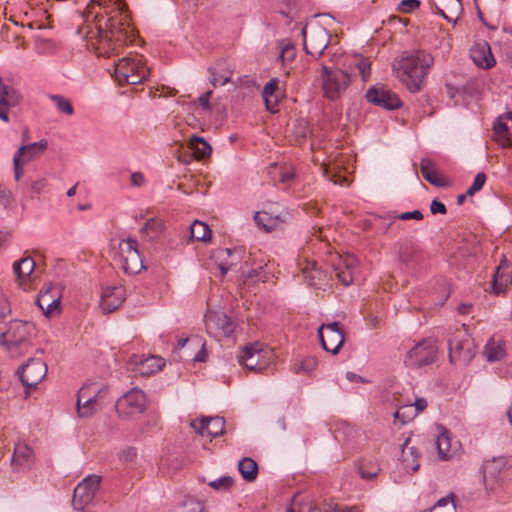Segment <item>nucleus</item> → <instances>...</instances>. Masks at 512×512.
Returning a JSON list of instances; mask_svg holds the SVG:
<instances>
[{
  "instance_id": "nucleus-49",
  "label": "nucleus",
  "mask_w": 512,
  "mask_h": 512,
  "mask_svg": "<svg viewBox=\"0 0 512 512\" xmlns=\"http://www.w3.org/2000/svg\"><path fill=\"white\" fill-rule=\"evenodd\" d=\"M475 2L487 13L500 16L503 0H475Z\"/></svg>"
},
{
  "instance_id": "nucleus-10",
  "label": "nucleus",
  "mask_w": 512,
  "mask_h": 512,
  "mask_svg": "<svg viewBox=\"0 0 512 512\" xmlns=\"http://www.w3.org/2000/svg\"><path fill=\"white\" fill-rule=\"evenodd\" d=\"M304 39V49L307 54L313 57H320L330 42L328 31L320 26H316L308 30L302 29Z\"/></svg>"
},
{
  "instance_id": "nucleus-41",
  "label": "nucleus",
  "mask_w": 512,
  "mask_h": 512,
  "mask_svg": "<svg viewBox=\"0 0 512 512\" xmlns=\"http://www.w3.org/2000/svg\"><path fill=\"white\" fill-rule=\"evenodd\" d=\"M190 148L198 159L206 158L212 153L210 144L204 138L198 136H193L191 138Z\"/></svg>"
},
{
  "instance_id": "nucleus-47",
  "label": "nucleus",
  "mask_w": 512,
  "mask_h": 512,
  "mask_svg": "<svg viewBox=\"0 0 512 512\" xmlns=\"http://www.w3.org/2000/svg\"><path fill=\"white\" fill-rule=\"evenodd\" d=\"M318 365V361L315 357L309 356L304 358L300 363L294 365V372L310 374L312 371L316 369Z\"/></svg>"
},
{
  "instance_id": "nucleus-59",
  "label": "nucleus",
  "mask_w": 512,
  "mask_h": 512,
  "mask_svg": "<svg viewBox=\"0 0 512 512\" xmlns=\"http://www.w3.org/2000/svg\"><path fill=\"white\" fill-rule=\"evenodd\" d=\"M212 93H213V91L209 90V91L205 92L204 94H202L201 96H199V98H198L199 104L204 110L211 109L209 101H210V97H211Z\"/></svg>"
},
{
  "instance_id": "nucleus-14",
  "label": "nucleus",
  "mask_w": 512,
  "mask_h": 512,
  "mask_svg": "<svg viewBox=\"0 0 512 512\" xmlns=\"http://www.w3.org/2000/svg\"><path fill=\"white\" fill-rule=\"evenodd\" d=\"M60 299L59 288L52 284H45L36 299V304L46 316L51 317L60 313Z\"/></svg>"
},
{
  "instance_id": "nucleus-33",
  "label": "nucleus",
  "mask_w": 512,
  "mask_h": 512,
  "mask_svg": "<svg viewBox=\"0 0 512 512\" xmlns=\"http://www.w3.org/2000/svg\"><path fill=\"white\" fill-rule=\"evenodd\" d=\"M420 170L423 178L430 184L443 186V179L435 169L434 162L429 158H423L420 162Z\"/></svg>"
},
{
  "instance_id": "nucleus-35",
  "label": "nucleus",
  "mask_w": 512,
  "mask_h": 512,
  "mask_svg": "<svg viewBox=\"0 0 512 512\" xmlns=\"http://www.w3.org/2000/svg\"><path fill=\"white\" fill-rule=\"evenodd\" d=\"M278 84L279 80L277 78H272L264 86L262 91V97L265 102L266 108L271 112L276 111L277 97L275 96V92L278 89Z\"/></svg>"
},
{
  "instance_id": "nucleus-53",
  "label": "nucleus",
  "mask_w": 512,
  "mask_h": 512,
  "mask_svg": "<svg viewBox=\"0 0 512 512\" xmlns=\"http://www.w3.org/2000/svg\"><path fill=\"white\" fill-rule=\"evenodd\" d=\"M48 186V180L46 177H37L32 179L30 182V190L33 193L39 194Z\"/></svg>"
},
{
  "instance_id": "nucleus-55",
  "label": "nucleus",
  "mask_w": 512,
  "mask_h": 512,
  "mask_svg": "<svg viewBox=\"0 0 512 512\" xmlns=\"http://www.w3.org/2000/svg\"><path fill=\"white\" fill-rule=\"evenodd\" d=\"M24 164L25 163H23L20 158L16 157L15 155L13 156L14 177L16 181H19L23 175Z\"/></svg>"
},
{
  "instance_id": "nucleus-57",
  "label": "nucleus",
  "mask_w": 512,
  "mask_h": 512,
  "mask_svg": "<svg viewBox=\"0 0 512 512\" xmlns=\"http://www.w3.org/2000/svg\"><path fill=\"white\" fill-rule=\"evenodd\" d=\"M145 183V177L143 173L137 171L133 172L130 176V184L133 187H141Z\"/></svg>"
},
{
  "instance_id": "nucleus-24",
  "label": "nucleus",
  "mask_w": 512,
  "mask_h": 512,
  "mask_svg": "<svg viewBox=\"0 0 512 512\" xmlns=\"http://www.w3.org/2000/svg\"><path fill=\"white\" fill-rule=\"evenodd\" d=\"M419 450L410 445V438H406L401 448V463L407 472H416L419 469Z\"/></svg>"
},
{
  "instance_id": "nucleus-32",
  "label": "nucleus",
  "mask_w": 512,
  "mask_h": 512,
  "mask_svg": "<svg viewBox=\"0 0 512 512\" xmlns=\"http://www.w3.org/2000/svg\"><path fill=\"white\" fill-rule=\"evenodd\" d=\"M255 223L265 231L277 229L284 220L279 215H272L267 211L257 212L254 216Z\"/></svg>"
},
{
  "instance_id": "nucleus-7",
  "label": "nucleus",
  "mask_w": 512,
  "mask_h": 512,
  "mask_svg": "<svg viewBox=\"0 0 512 512\" xmlns=\"http://www.w3.org/2000/svg\"><path fill=\"white\" fill-rule=\"evenodd\" d=\"M118 261L126 274L134 275L144 269L143 259L135 239L128 238L119 242Z\"/></svg>"
},
{
  "instance_id": "nucleus-28",
  "label": "nucleus",
  "mask_w": 512,
  "mask_h": 512,
  "mask_svg": "<svg viewBox=\"0 0 512 512\" xmlns=\"http://www.w3.org/2000/svg\"><path fill=\"white\" fill-rule=\"evenodd\" d=\"M503 467L504 462L502 459H492L483 464V480L487 487L490 486L492 488V485L498 480Z\"/></svg>"
},
{
  "instance_id": "nucleus-39",
  "label": "nucleus",
  "mask_w": 512,
  "mask_h": 512,
  "mask_svg": "<svg viewBox=\"0 0 512 512\" xmlns=\"http://www.w3.org/2000/svg\"><path fill=\"white\" fill-rule=\"evenodd\" d=\"M101 399H86L83 401H76V408L78 416L81 418H89L101 409Z\"/></svg>"
},
{
  "instance_id": "nucleus-23",
  "label": "nucleus",
  "mask_w": 512,
  "mask_h": 512,
  "mask_svg": "<svg viewBox=\"0 0 512 512\" xmlns=\"http://www.w3.org/2000/svg\"><path fill=\"white\" fill-rule=\"evenodd\" d=\"M34 462L33 450L25 444H17L14 449L12 465L14 469L26 471Z\"/></svg>"
},
{
  "instance_id": "nucleus-45",
  "label": "nucleus",
  "mask_w": 512,
  "mask_h": 512,
  "mask_svg": "<svg viewBox=\"0 0 512 512\" xmlns=\"http://www.w3.org/2000/svg\"><path fill=\"white\" fill-rule=\"evenodd\" d=\"M209 72L211 74L210 82L214 87L218 85H225L231 80V72L222 73L219 65L210 67Z\"/></svg>"
},
{
  "instance_id": "nucleus-15",
  "label": "nucleus",
  "mask_w": 512,
  "mask_h": 512,
  "mask_svg": "<svg viewBox=\"0 0 512 512\" xmlns=\"http://www.w3.org/2000/svg\"><path fill=\"white\" fill-rule=\"evenodd\" d=\"M205 325L209 332L229 337L235 329L234 322L222 311H213L205 315Z\"/></svg>"
},
{
  "instance_id": "nucleus-17",
  "label": "nucleus",
  "mask_w": 512,
  "mask_h": 512,
  "mask_svg": "<svg viewBox=\"0 0 512 512\" xmlns=\"http://www.w3.org/2000/svg\"><path fill=\"white\" fill-rule=\"evenodd\" d=\"M190 426L201 436L217 437L224 433L225 420L223 417H202L191 421Z\"/></svg>"
},
{
  "instance_id": "nucleus-20",
  "label": "nucleus",
  "mask_w": 512,
  "mask_h": 512,
  "mask_svg": "<svg viewBox=\"0 0 512 512\" xmlns=\"http://www.w3.org/2000/svg\"><path fill=\"white\" fill-rule=\"evenodd\" d=\"M437 13L449 22L456 23L463 12L461 0H431Z\"/></svg>"
},
{
  "instance_id": "nucleus-9",
  "label": "nucleus",
  "mask_w": 512,
  "mask_h": 512,
  "mask_svg": "<svg viewBox=\"0 0 512 512\" xmlns=\"http://www.w3.org/2000/svg\"><path fill=\"white\" fill-rule=\"evenodd\" d=\"M47 365L40 358H31L25 365L18 368L16 374L27 389L35 388L47 375Z\"/></svg>"
},
{
  "instance_id": "nucleus-43",
  "label": "nucleus",
  "mask_w": 512,
  "mask_h": 512,
  "mask_svg": "<svg viewBox=\"0 0 512 512\" xmlns=\"http://www.w3.org/2000/svg\"><path fill=\"white\" fill-rule=\"evenodd\" d=\"M379 219L388 220V227L391 226L396 219L400 220H422L423 214L419 210H414L410 212H404L401 214H395L394 212H389L385 216H378Z\"/></svg>"
},
{
  "instance_id": "nucleus-8",
  "label": "nucleus",
  "mask_w": 512,
  "mask_h": 512,
  "mask_svg": "<svg viewBox=\"0 0 512 512\" xmlns=\"http://www.w3.org/2000/svg\"><path fill=\"white\" fill-rule=\"evenodd\" d=\"M147 399L145 393L138 388H132L116 402L115 408L120 417L128 418L145 411Z\"/></svg>"
},
{
  "instance_id": "nucleus-4",
  "label": "nucleus",
  "mask_w": 512,
  "mask_h": 512,
  "mask_svg": "<svg viewBox=\"0 0 512 512\" xmlns=\"http://www.w3.org/2000/svg\"><path fill=\"white\" fill-rule=\"evenodd\" d=\"M34 330V325L30 322L13 320L9 323L7 330L1 334L0 342L14 356L18 348L27 346Z\"/></svg>"
},
{
  "instance_id": "nucleus-37",
  "label": "nucleus",
  "mask_w": 512,
  "mask_h": 512,
  "mask_svg": "<svg viewBox=\"0 0 512 512\" xmlns=\"http://www.w3.org/2000/svg\"><path fill=\"white\" fill-rule=\"evenodd\" d=\"M483 353L488 361H498L505 355V345L500 340L490 339L485 345Z\"/></svg>"
},
{
  "instance_id": "nucleus-16",
  "label": "nucleus",
  "mask_w": 512,
  "mask_h": 512,
  "mask_svg": "<svg viewBox=\"0 0 512 512\" xmlns=\"http://www.w3.org/2000/svg\"><path fill=\"white\" fill-rule=\"evenodd\" d=\"M368 102L387 110H394L401 106L399 97L384 87H371L366 92Z\"/></svg>"
},
{
  "instance_id": "nucleus-38",
  "label": "nucleus",
  "mask_w": 512,
  "mask_h": 512,
  "mask_svg": "<svg viewBox=\"0 0 512 512\" xmlns=\"http://www.w3.org/2000/svg\"><path fill=\"white\" fill-rule=\"evenodd\" d=\"M106 395V389L99 387L96 383L83 385L77 393V401L86 399H102Z\"/></svg>"
},
{
  "instance_id": "nucleus-11",
  "label": "nucleus",
  "mask_w": 512,
  "mask_h": 512,
  "mask_svg": "<svg viewBox=\"0 0 512 512\" xmlns=\"http://www.w3.org/2000/svg\"><path fill=\"white\" fill-rule=\"evenodd\" d=\"M318 337L323 349L333 355L339 352L345 340L338 322L322 324L318 329Z\"/></svg>"
},
{
  "instance_id": "nucleus-64",
  "label": "nucleus",
  "mask_w": 512,
  "mask_h": 512,
  "mask_svg": "<svg viewBox=\"0 0 512 512\" xmlns=\"http://www.w3.org/2000/svg\"><path fill=\"white\" fill-rule=\"evenodd\" d=\"M334 512H360V509L356 506H353V507H346V508H341V507H337Z\"/></svg>"
},
{
  "instance_id": "nucleus-12",
  "label": "nucleus",
  "mask_w": 512,
  "mask_h": 512,
  "mask_svg": "<svg viewBox=\"0 0 512 512\" xmlns=\"http://www.w3.org/2000/svg\"><path fill=\"white\" fill-rule=\"evenodd\" d=\"M101 478L97 475H89L84 478L74 489L73 505L76 510H83L89 505L99 488Z\"/></svg>"
},
{
  "instance_id": "nucleus-42",
  "label": "nucleus",
  "mask_w": 512,
  "mask_h": 512,
  "mask_svg": "<svg viewBox=\"0 0 512 512\" xmlns=\"http://www.w3.org/2000/svg\"><path fill=\"white\" fill-rule=\"evenodd\" d=\"M191 238L197 241L207 242L211 239V230L209 226L199 220H195L190 225Z\"/></svg>"
},
{
  "instance_id": "nucleus-3",
  "label": "nucleus",
  "mask_w": 512,
  "mask_h": 512,
  "mask_svg": "<svg viewBox=\"0 0 512 512\" xmlns=\"http://www.w3.org/2000/svg\"><path fill=\"white\" fill-rule=\"evenodd\" d=\"M149 76V68L138 55L123 57L115 63V77L119 84L136 85Z\"/></svg>"
},
{
  "instance_id": "nucleus-6",
  "label": "nucleus",
  "mask_w": 512,
  "mask_h": 512,
  "mask_svg": "<svg viewBox=\"0 0 512 512\" xmlns=\"http://www.w3.org/2000/svg\"><path fill=\"white\" fill-rule=\"evenodd\" d=\"M438 348L431 339H423L416 343L405 355L404 364L409 368H421L435 362Z\"/></svg>"
},
{
  "instance_id": "nucleus-27",
  "label": "nucleus",
  "mask_w": 512,
  "mask_h": 512,
  "mask_svg": "<svg viewBox=\"0 0 512 512\" xmlns=\"http://www.w3.org/2000/svg\"><path fill=\"white\" fill-rule=\"evenodd\" d=\"M355 263L356 260L354 257L347 256L346 258L340 260L334 268L336 277L345 286H348L353 282V269L355 267Z\"/></svg>"
},
{
  "instance_id": "nucleus-60",
  "label": "nucleus",
  "mask_w": 512,
  "mask_h": 512,
  "mask_svg": "<svg viewBox=\"0 0 512 512\" xmlns=\"http://www.w3.org/2000/svg\"><path fill=\"white\" fill-rule=\"evenodd\" d=\"M9 191L0 184V204L6 206L8 204Z\"/></svg>"
},
{
  "instance_id": "nucleus-25",
  "label": "nucleus",
  "mask_w": 512,
  "mask_h": 512,
  "mask_svg": "<svg viewBox=\"0 0 512 512\" xmlns=\"http://www.w3.org/2000/svg\"><path fill=\"white\" fill-rule=\"evenodd\" d=\"M399 259L405 264L418 263L422 260V249L420 246L411 241L405 240L399 242Z\"/></svg>"
},
{
  "instance_id": "nucleus-31",
  "label": "nucleus",
  "mask_w": 512,
  "mask_h": 512,
  "mask_svg": "<svg viewBox=\"0 0 512 512\" xmlns=\"http://www.w3.org/2000/svg\"><path fill=\"white\" fill-rule=\"evenodd\" d=\"M438 432L439 434L436 438L435 444L438 449L439 457L442 460H448L453 456L449 432L443 426H438Z\"/></svg>"
},
{
  "instance_id": "nucleus-19",
  "label": "nucleus",
  "mask_w": 512,
  "mask_h": 512,
  "mask_svg": "<svg viewBox=\"0 0 512 512\" xmlns=\"http://www.w3.org/2000/svg\"><path fill=\"white\" fill-rule=\"evenodd\" d=\"M262 349L259 343L245 346L238 356L240 365L250 371L260 372L264 366L260 364Z\"/></svg>"
},
{
  "instance_id": "nucleus-36",
  "label": "nucleus",
  "mask_w": 512,
  "mask_h": 512,
  "mask_svg": "<svg viewBox=\"0 0 512 512\" xmlns=\"http://www.w3.org/2000/svg\"><path fill=\"white\" fill-rule=\"evenodd\" d=\"M35 269V261L32 257H23L13 264V271L20 280H27Z\"/></svg>"
},
{
  "instance_id": "nucleus-52",
  "label": "nucleus",
  "mask_w": 512,
  "mask_h": 512,
  "mask_svg": "<svg viewBox=\"0 0 512 512\" xmlns=\"http://www.w3.org/2000/svg\"><path fill=\"white\" fill-rule=\"evenodd\" d=\"M485 182H486V175L483 172L478 173L475 176L472 185L467 189V194L469 196L474 195L476 192H478L479 190H481L483 188Z\"/></svg>"
},
{
  "instance_id": "nucleus-22",
  "label": "nucleus",
  "mask_w": 512,
  "mask_h": 512,
  "mask_svg": "<svg viewBox=\"0 0 512 512\" xmlns=\"http://www.w3.org/2000/svg\"><path fill=\"white\" fill-rule=\"evenodd\" d=\"M512 284V268L507 264L506 259L498 266L492 281V290L495 294L504 293Z\"/></svg>"
},
{
  "instance_id": "nucleus-26",
  "label": "nucleus",
  "mask_w": 512,
  "mask_h": 512,
  "mask_svg": "<svg viewBox=\"0 0 512 512\" xmlns=\"http://www.w3.org/2000/svg\"><path fill=\"white\" fill-rule=\"evenodd\" d=\"M427 407V401L423 398L416 399L413 405L401 406L394 414L396 419L402 423H406L415 418L420 412L424 411Z\"/></svg>"
},
{
  "instance_id": "nucleus-62",
  "label": "nucleus",
  "mask_w": 512,
  "mask_h": 512,
  "mask_svg": "<svg viewBox=\"0 0 512 512\" xmlns=\"http://www.w3.org/2000/svg\"><path fill=\"white\" fill-rule=\"evenodd\" d=\"M294 176H295V174L293 171L285 170V171L281 172L280 180L283 183H287V182L291 181L294 178Z\"/></svg>"
},
{
  "instance_id": "nucleus-2",
  "label": "nucleus",
  "mask_w": 512,
  "mask_h": 512,
  "mask_svg": "<svg viewBox=\"0 0 512 512\" xmlns=\"http://www.w3.org/2000/svg\"><path fill=\"white\" fill-rule=\"evenodd\" d=\"M433 64L434 57L430 53L417 50L411 54L402 55L394 62L393 68L408 90L417 93L421 90L424 79L428 76Z\"/></svg>"
},
{
  "instance_id": "nucleus-63",
  "label": "nucleus",
  "mask_w": 512,
  "mask_h": 512,
  "mask_svg": "<svg viewBox=\"0 0 512 512\" xmlns=\"http://www.w3.org/2000/svg\"><path fill=\"white\" fill-rule=\"evenodd\" d=\"M499 374L505 377H512V362L499 369Z\"/></svg>"
},
{
  "instance_id": "nucleus-29",
  "label": "nucleus",
  "mask_w": 512,
  "mask_h": 512,
  "mask_svg": "<svg viewBox=\"0 0 512 512\" xmlns=\"http://www.w3.org/2000/svg\"><path fill=\"white\" fill-rule=\"evenodd\" d=\"M47 145L48 143L44 139L32 144L22 145L14 155L20 158L23 163H27L28 161L43 153L46 150Z\"/></svg>"
},
{
  "instance_id": "nucleus-44",
  "label": "nucleus",
  "mask_w": 512,
  "mask_h": 512,
  "mask_svg": "<svg viewBox=\"0 0 512 512\" xmlns=\"http://www.w3.org/2000/svg\"><path fill=\"white\" fill-rule=\"evenodd\" d=\"M48 98L54 102L56 105V108L65 115H73L74 114V108L72 106V103L69 99L65 98L64 96L60 94H49Z\"/></svg>"
},
{
  "instance_id": "nucleus-58",
  "label": "nucleus",
  "mask_w": 512,
  "mask_h": 512,
  "mask_svg": "<svg viewBox=\"0 0 512 512\" xmlns=\"http://www.w3.org/2000/svg\"><path fill=\"white\" fill-rule=\"evenodd\" d=\"M430 211L432 214H446L447 209L442 202L438 201L437 199H434L431 202Z\"/></svg>"
},
{
  "instance_id": "nucleus-48",
  "label": "nucleus",
  "mask_w": 512,
  "mask_h": 512,
  "mask_svg": "<svg viewBox=\"0 0 512 512\" xmlns=\"http://www.w3.org/2000/svg\"><path fill=\"white\" fill-rule=\"evenodd\" d=\"M380 471V468L377 463L368 461L363 462L359 467V472L361 475V478L366 480H372L375 478Z\"/></svg>"
},
{
  "instance_id": "nucleus-13",
  "label": "nucleus",
  "mask_w": 512,
  "mask_h": 512,
  "mask_svg": "<svg viewBox=\"0 0 512 512\" xmlns=\"http://www.w3.org/2000/svg\"><path fill=\"white\" fill-rule=\"evenodd\" d=\"M449 360L455 365H467L474 357V351L468 339L455 334L449 339Z\"/></svg>"
},
{
  "instance_id": "nucleus-61",
  "label": "nucleus",
  "mask_w": 512,
  "mask_h": 512,
  "mask_svg": "<svg viewBox=\"0 0 512 512\" xmlns=\"http://www.w3.org/2000/svg\"><path fill=\"white\" fill-rule=\"evenodd\" d=\"M476 9H477V15H478L479 19L481 20V22H482L483 24H485L489 29H491V30H495V29L497 28L496 26H494V25H488V24L485 22V20H484V10H483V8H482V7H480V5H479V4H476Z\"/></svg>"
},
{
  "instance_id": "nucleus-18",
  "label": "nucleus",
  "mask_w": 512,
  "mask_h": 512,
  "mask_svg": "<svg viewBox=\"0 0 512 512\" xmlns=\"http://www.w3.org/2000/svg\"><path fill=\"white\" fill-rule=\"evenodd\" d=\"M125 289L123 286H108L101 293V308L106 313L115 311L125 299Z\"/></svg>"
},
{
  "instance_id": "nucleus-56",
  "label": "nucleus",
  "mask_w": 512,
  "mask_h": 512,
  "mask_svg": "<svg viewBox=\"0 0 512 512\" xmlns=\"http://www.w3.org/2000/svg\"><path fill=\"white\" fill-rule=\"evenodd\" d=\"M162 228L161 221L157 219H149L142 228V231L147 233L149 230L158 232Z\"/></svg>"
},
{
  "instance_id": "nucleus-21",
  "label": "nucleus",
  "mask_w": 512,
  "mask_h": 512,
  "mask_svg": "<svg viewBox=\"0 0 512 512\" xmlns=\"http://www.w3.org/2000/svg\"><path fill=\"white\" fill-rule=\"evenodd\" d=\"M471 58L477 66L484 69H489L496 63L491 47L486 41L478 42L472 47Z\"/></svg>"
},
{
  "instance_id": "nucleus-46",
  "label": "nucleus",
  "mask_w": 512,
  "mask_h": 512,
  "mask_svg": "<svg viewBox=\"0 0 512 512\" xmlns=\"http://www.w3.org/2000/svg\"><path fill=\"white\" fill-rule=\"evenodd\" d=\"M429 512H456L454 495L451 494L438 500Z\"/></svg>"
},
{
  "instance_id": "nucleus-30",
  "label": "nucleus",
  "mask_w": 512,
  "mask_h": 512,
  "mask_svg": "<svg viewBox=\"0 0 512 512\" xmlns=\"http://www.w3.org/2000/svg\"><path fill=\"white\" fill-rule=\"evenodd\" d=\"M508 121L499 118L494 124V132L503 146L512 144V113L507 116Z\"/></svg>"
},
{
  "instance_id": "nucleus-1",
  "label": "nucleus",
  "mask_w": 512,
  "mask_h": 512,
  "mask_svg": "<svg viewBox=\"0 0 512 512\" xmlns=\"http://www.w3.org/2000/svg\"><path fill=\"white\" fill-rule=\"evenodd\" d=\"M93 9L98 6L109 15L105 29L98 27L97 50L99 55L110 56L119 47L132 43L134 30L128 23L124 0H91Z\"/></svg>"
},
{
  "instance_id": "nucleus-50",
  "label": "nucleus",
  "mask_w": 512,
  "mask_h": 512,
  "mask_svg": "<svg viewBox=\"0 0 512 512\" xmlns=\"http://www.w3.org/2000/svg\"><path fill=\"white\" fill-rule=\"evenodd\" d=\"M353 63L357 67L362 77V80L367 81L371 73V63L369 62V60L361 56H357L354 58Z\"/></svg>"
},
{
  "instance_id": "nucleus-40",
  "label": "nucleus",
  "mask_w": 512,
  "mask_h": 512,
  "mask_svg": "<svg viewBox=\"0 0 512 512\" xmlns=\"http://www.w3.org/2000/svg\"><path fill=\"white\" fill-rule=\"evenodd\" d=\"M238 470L241 476L248 482H252L257 478L258 465L250 457H244L239 461Z\"/></svg>"
},
{
  "instance_id": "nucleus-51",
  "label": "nucleus",
  "mask_w": 512,
  "mask_h": 512,
  "mask_svg": "<svg viewBox=\"0 0 512 512\" xmlns=\"http://www.w3.org/2000/svg\"><path fill=\"white\" fill-rule=\"evenodd\" d=\"M234 483L230 476H222L216 480L209 482V486L215 490H228Z\"/></svg>"
},
{
  "instance_id": "nucleus-5",
  "label": "nucleus",
  "mask_w": 512,
  "mask_h": 512,
  "mask_svg": "<svg viewBox=\"0 0 512 512\" xmlns=\"http://www.w3.org/2000/svg\"><path fill=\"white\" fill-rule=\"evenodd\" d=\"M322 90L329 100H336L342 96L350 85V75L343 70H332L322 65Z\"/></svg>"
},
{
  "instance_id": "nucleus-54",
  "label": "nucleus",
  "mask_w": 512,
  "mask_h": 512,
  "mask_svg": "<svg viewBox=\"0 0 512 512\" xmlns=\"http://www.w3.org/2000/svg\"><path fill=\"white\" fill-rule=\"evenodd\" d=\"M420 6V1L418 0H402L399 4V11L404 13H409L415 10Z\"/></svg>"
},
{
  "instance_id": "nucleus-34",
  "label": "nucleus",
  "mask_w": 512,
  "mask_h": 512,
  "mask_svg": "<svg viewBox=\"0 0 512 512\" xmlns=\"http://www.w3.org/2000/svg\"><path fill=\"white\" fill-rule=\"evenodd\" d=\"M138 373L141 375L154 374L161 370L164 365L163 359L157 356H149L144 359L136 360Z\"/></svg>"
}]
</instances>
